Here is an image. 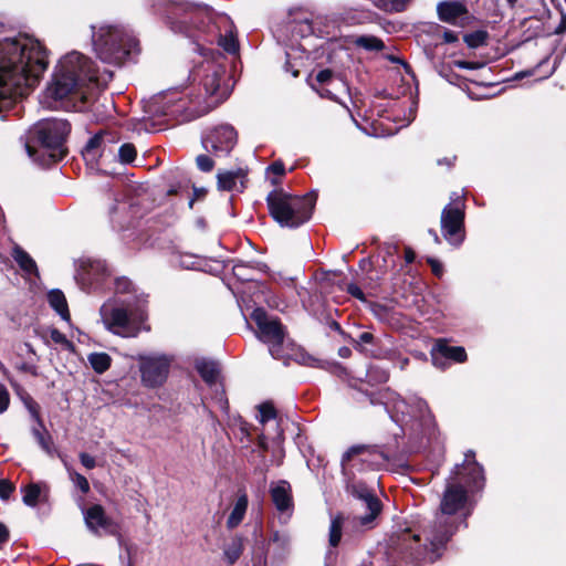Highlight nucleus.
I'll use <instances>...</instances> for the list:
<instances>
[{
    "label": "nucleus",
    "instance_id": "f257e3e1",
    "mask_svg": "<svg viewBox=\"0 0 566 566\" xmlns=\"http://www.w3.org/2000/svg\"><path fill=\"white\" fill-rule=\"evenodd\" d=\"M48 63V53L38 40L20 35L0 42V113L38 83Z\"/></svg>",
    "mask_w": 566,
    "mask_h": 566
},
{
    "label": "nucleus",
    "instance_id": "f03ea898",
    "mask_svg": "<svg viewBox=\"0 0 566 566\" xmlns=\"http://www.w3.org/2000/svg\"><path fill=\"white\" fill-rule=\"evenodd\" d=\"M469 514L467 490L455 481L448 482L434 518L423 527L421 535L412 536L410 557L426 563L439 559L460 525L467 526Z\"/></svg>",
    "mask_w": 566,
    "mask_h": 566
},
{
    "label": "nucleus",
    "instance_id": "7ed1b4c3",
    "mask_svg": "<svg viewBox=\"0 0 566 566\" xmlns=\"http://www.w3.org/2000/svg\"><path fill=\"white\" fill-rule=\"evenodd\" d=\"M203 61L191 72L193 81L200 78L201 88L187 87L180 92L178 88L168 90L155 104H163L164 115H178L185 113L188 118H195L209 113L217 107L228 95L221 87V81L226 76V67L216 60H209L207 52L198 48Z\"/></svg>",
    "mask_w": 566,
    "mask_h": 566
},
{
    "label": "nucleus",
    "instance_id": "20e7f679",
    "mask_svg": "<svg viewBox=\"0 0 566 566\" xmlns=\"http://www.w3.org/2000/svg\"><path fill=\"white\" fill-rule=\"evenodd\" d=\"M98 82L92 62L78 52H71L63 56L55 67L53 78L45 90L44 97L49 107H56L55 103L65 98H86L85 87Z\"/></svg>",
    "mask_w": 566,
    "mask_h": 566
},
{
    "label": "nucleus",
    "instance_id": "39448f33",
    "mask_svg": "<svg viewBox=\"0 0 566 566\" xmlns=\"http://www.w3.org/2000/svg\"><path fill=\"white\" fill-rule=\"evenodd\" d=\"M147 296H136V304L129 300H109L99 308L101 319L105 328L122 337H136L142 331H148L145 325Z\"/></svg>",
    "mask_w": 566,
    "mask_h": 566
},
{
    "label": "nucleus",
    "instance_id": "423d86ee",
    "mask_svg": "<svg viewBox=\"0 0 566 566\" xmlns=\"http://www.w3.org/2000/svg\"><path fill=\"white\" fill-rule=\"evenodd\" d=\"M270 214L282 227L296 228L306 222L314 208L313 198L293 197L281 191H272L266 198Z\"/></svg>",
    "mask_w": 566,
    "mask_h": 566
},
{
    "label": "nucleus",
    "instance_id": "0eeeda50",
    "mask_svg": "<svg viewBox=\"0 0 566 566\" xmlns=\"http://www.w3.org/2000/svg\"><path fill=\"white\" fill-rule=\"evenodd\" d=\"M93 29V45L101 61L109 64H120L135 49L137 42L124 29L113 25H102L97 32Z\"/></svg>",
    "mask_w": 566,
    "mask_h": 566
},
{
    "label": "nucleus",
    "instance_id": "6e6552de",
    "mask_svg": "<svg viewBox=\"0 0 566 566\" xmlns=\"http://www.w3.org/2000/svg\"><path fill=\"white\" fill-rule=\"evenodd\" d=\"M391 418L409 427L412 432L431 434L436 428L434 417L426 400L415 397L409 402L400 397L392 399V405L385 402Z\"/></svg>",
    "mask_w": 566,
    "mask_h": 566
},
{
    "label": "nucleus",
    "instance_id": "1a4fd4ad",
    "mask_svg": "<svg viewBox=\"0 0 566 566\" xmlns=\"http://www.w3.org/2000/svg\"><path fill=\"white\" fill-rule=\"evenodd\" d=\"M195 27L207 33L206 41L217 42L226 52L234 54L239 50L233 22L226 14H214L205 9L197 13Z\"/></svg>",
    "mask_w": 566,
    "mask_h": 566
},
{
    "label": "nucleus",
    "instance_id": "9d476101",
    "mask_svg": "<svg viewBox=\"0 0 566 566\" xmlns=\"http://www.w3.org/2000/svg\"><path fill=\"white\" fill-rule=\"evenodd\" d=\"M71 125L66 119L50 118L39 122L32 129V138L48 151L50 163L61 160L65 155L63 147Z\"/></svg>",
    "mask_w": 566,
    "mask_h": 566
},
{
    "label": "nucleus",
    "instance_id": "9b49d317",
    "mask_svg": "<svg viewBox=\"0 0 566 566\" xmlns=\"http://www.w3.org/2000/svg\"><path fill=\"white\" fill-rule=\"evenodd\" d=\"M251 318L258 326V337L268 344L271 356L275 359H287L289 344L286 343L285 328L277 318L271 317L263 308H255Z\"/></svg>",
    "mask_w": 566,
    "mask_h": 566
},
{
    "label": "nucleus",
    "instance_id": "f8f14e48",
    "mask_svg": "<svg viewBox=\"0 0 566 566\" xmlns=\"http://www.w3.org/2000/svg\"><path fill=\"white\" fill-rule=\"evenodd\" d=\"M138 368L142 384L147 388H157L168 378L172 357L166 354L138 355Z\"/></svg>",
    "mask_w": 566,
    "mask_h": 566
},
{
    "label": "nucleus",
    "instance_id": "ddd939ff",
    "mask_svg": "<svg viewBox=\"0 0 566 566\" xmlns=\"http://www.w3.org/2000/svg\"><path fill=\"white\" fill-rule=\"evenodd\" d=\"M453 196L441 212V231L449 243L460 245L464 240V201Z\"/></svg>",
    "mask_w": 566,
    "mask_h": 566
},
{
    "label": "nucleus",
    "instance_id": "4468645a",
    "mask_svg": "<svg viewBox=\"0 0 566 566\" xmlns=\"http://www.w3.org/2000/svg\"><path fill=\"white\" fill-rule=\"evenodd\" d=\"M238 142L235 129L228 124H222L209 129L201 138L205 150L214 157L228 156Z\"/></svg>",
    "mask_w": 566,
    "mask_h": 566
},
{
    "label": "nucleus",
    "instance_id": "2eb2a0df",
    "mask_svg": "<svg viewBox=\"0 0 566 566\" xmlns=\"http://www.w3.org/2000/svg\"><path fill=\"white\" fill-rule=\"evenodd\" d=\"M109 273L104 261H88L77 274V281L82 290L86 292L97 291L104 287Z\"/></svg>",
    "mask_w": 566,
    "mask_h": 566
},
{
    "label": "nucleus",
    "instance_id": "dca6fc26",
    "mask_svg": "<svg viewBox=\"0 0 566 566\" xmlns=\"http://www.w3.org/2000/svg\"><path fill=\"white\" fill-rule=\"evenodd\" d=\"M352 494L356 499L360 500L366 506V509L369 511V513L364 516L355 517L353 522L357 523L359 526L364 528L373 527L375 518L381 511L380 501L377 499L375 494L371 493V491L365 484L361 483L354 484L352 486Z\"/></svg>",
    "mask_w": 566,
    "mask_h": 566
},
{
    "label": "nucleus",
    "instance_id": "f3484780",
    "mask_svg": "<svg viewBox=\"0 0 566 566\" xmlns=\"http://www.w3.org/2000/svg\"><path fill=\"white\" fill-rule=\"evenodd\" d=\"M450 479L459 483L463 481L468 485L480 486L483 481V468L476 462L475 453L469 450L465 453L464 461L461 465H455Z\"/></svg>",
    "mask_w": 566,
    "mask_h": 566
},
{
    "label": "nucleus",
    "instance_id": "a211bd4d",
    "mask_svg": "<svg viewBox=\"0 0 566 566\" xmlns=\"http://www.w3.org/2000/svg\"><path fill=\"white\" fill-rule=\"evenodd\" d=\"M85 525L87 530L96 535L101 536L102 532H112L114 522L105 513V510L99 504H94L90 507H82Z\"/></svg>",
    "mask_w": 566,
    "mask_h": 566
},
{
    "label": "nucleus",
    "instance_id": "6ab92c4d",
    "mask_svg": "<svg viewBox=\"0 0 566 566\" xmlns=\"http://www.w3.org/2000/svg\"><path fill=\"white\" fill-rule=\"evenodd\" d=\"M311 86L319 94V96L336 101L335 91L345 88V83L335 77L331 70L326 69L321 70L316 74L315 78L311 82Z\"/></svg>",
    "mask_w": 566,
    "mask_h": 566
},
{
    "label": "nucleus",
    "instance_id": "aec40b11",
    "mask_svg": "<svg viewBox=\"0 0 566 566\" xmlns=\"http://www.w3.org/2000/svg\"><path fill=\"white\" fill-rule=\"evenodd\" d=\"M437 13L442 22L453 25H463V22L468 19L465 4L458 0L439 2Z\"/></svg>",
    "mask_w": 566,
    "mask_h": 566
},
{
    "label": "nucleus",
    "instance_id": "412c9836",
    "mask_svg": "<svg viewBox=\"0 0 566 566\" xmlns=\"http://www.w3.org/2000/svg\"><path fill=\"white\" fill-rule=\"evenodd\" d=\"M270 494L275 509L281 513L291 514L293 510L292 488L285 480H280L272 483L270 486Z\"/></svg>",
    "mask_w": 566,
    "mask_h": 566
},
{
    "label": "nucleus",
    "instance_id": "4be33fe9",
    "mask_svg": "<svg viewBox=\"0 0 566 566\" xmlns=\"http://www.w3.org/2000/svg\"><path fill=\"white\" fill-rule=\"evenodd\" d=\"M112 138L106 133H99L91 137L85 145L83 156L87 163L95 164L104 155Z\"/></svg>",
    "mask_w": 566,
    "mask_h": 566
},
{
    "label": "nucleus",
    "instance_id": "5701e85b",
    "mask_svg": "<svg viewBox=\"0 0 566 566\" xmlns=\"http://www.w3.org/2000/svg\"><path fill=\"white\" fill-rule=\"evenodd\" d=\"M243 177L244 175L240 169L220 171L217 175L218 186L222 190L240 191L243 188Z\"/></svg>",
    "mask_w": 566,
    "mask_h": 566
},
{
    "label": "nucleus",
    "instance_id": "b1692460",
    "mask_svg": "<svg viewBox=\"0 0 566 566\" xmlns=\"http://www.w3.org/2000/svg\"><path fill=\"white\" fill-rule=\"evenodd\" d=\"M438 355L457 363H463L467 359L465 349L460 346L438 345L437 349L432 353V360L436 366H440Z\"/></svg>",
    "mask_w": 566,
    "mask_h": 566
},
{
    "label": "nucleus",
    "instance_id": "393cba45",
    "mask_svg": "<svg viewBox=\"0 0 566 566\" xmlns=\"http://www.w3.org/2000/svg\"><path fill=\"white\" fill-rule=\"evenodd\" d=\"M48 302L50 306L61 316L62 319L70 321V312L65 295L61 290H52L48 293Z\"/></svg>",
    "mask_w": 566,
    "mask_h": 566
},
{
    "label": "nucleus",
    "instance_id": "a878e982",
    "mask_svg": "<svg viewBox=\"0 0 566 566\" xmlns=\"http://www.w3.org/2000/svg\"><path fill=\"white\" fill-rule=\"evenodd\" d=\"M12 258L18 263L20 269L27 274L38 275V266L35 261L19 245H15L12 250Z\"/></svg>",
    "mask_w": 566,
    "mask_h": 566
},
{
    "label": "nucleus",
    "instance_id": "bb28decb",
    "mask_svg": "<svg viewBox=\"0 0 566 566\" xmlns=\"http://www.w3.org/2000/svg\"><path fill=\"white\" fill-rule=\"evenodd\" d=\"M196 369L201 378L209 385L214 384L219 376L218 364L212 360L198 359L196 361Z\"/></svg>",
    "mask_w": 566,
    "mask_h": 566
},
{
    "label": "nucleus",
    "instance_id": "cd10ccee",
    "mask_svg": "<svg viewBox=\"0 0 566 566\" xmlns=\"http://www.w3.org/2000/svg\"><path fill=\"white\" fill-rule=\"evenodd\" d=\"M248 509V496L242 494L238 497L228 520L227 526L230 530L235 528L244 518Z\"/></svg>",
    "mask_w": 566,
    "mask_h": 566
},
{
    "label": "nucleus",
    "instance_id": "c85d7f7f",
    "mask_svg": "<svg viewBox=\"0 0 566 566\" xmlns=\"http://www.w3.org/2000/svg\"><path fill=\"white\" fill-rule=\"evenodd\" d=\"M32 434L43 451H45L49 455H53L55 453L56 450L54 448L52 438L45 430L43 423L42 428L39 424L36 427H33Z\"/></svg>",
    "mask_w": 566,
    "mask_h": 566
},
{
    "label": "nucleus",
    "instance_id": "c756f323",
    "mask_svg": "<svg viewBox=\"0 0 566 566\" xmlns=\"http://www.w3.org/2000/svg\"><path fill=\"white\" fill-rule=\"evenodd\" d=\"M43 489L46 490L45 485H41L39 483H31L22 489L23 493V503L28 506L34 507L40 501Z\"/></svg>",
    "mask_w": 566,
    "mask_h": 566
},
{
    "label": "nucleus",
    "instance_id": "7c9ffc66",
    "mask_svg": "<svg viewBox=\"0 0 566 566\" xmlns=\"http://www.w3.org/2000/svg\"><path fill=\"white\" fill-rule=\"evenodd\" d=\"M115 293L118 295H132L128 300L136 304V296L144 295L143 293L137 294L136 287L133 282L127 277H117L114 282Z\"/></svg>",
    "mask_w": 566,
    "mask_h": 566
},
{
    "label": "nucleus",
    "instance_id": "2f4dec72",
    "mask_svg": "<svg viewBox=\"0 0 566 566\" xmlns=\"http://www.w3.org/2000/svg\"><path fill=\"white\" fill-rule=\"evenodd\" d=\"M345 521L346 518L342 514H337L332 518L328 538L329 545L332 547H336L339 544Z\"/></svg>",
    "mask_w": 566,
    "mask_h": 566
},
{
    "label": "nucleus",
    "instance_id": "473e14b6",
    "mask_svg": "<svg viewBox=\"0 0 566 566\" xmlns=\"http://www.w3.org/2000/svg\"><path fill=\"white\" fill-rule=\"evenodd\" d=\"M88 361L97 374H103L111 366V357L106 353H93L88 356Z\"/></svg>",
    "mask_w": 566,
    "mask_h": 566
},
{
    "label": "nucleus",
    "instance_id": "72a5a7b5",
    "mask_svg": "<svg viewBox=\"0 0 566 566\" xmlns=\"http://www.w3.org/2000/svg\"><path fill=\"white\" fill-rule=\"evenodd\" d=\"M137 156L135 146L130 143L123 144L117 151L118 161L128 165L132 164Z\"/></svg>",
    "mask_w": 566,
    "mask_h": 566
},
{
    "label": "nucleus",
    "instance_id": "f704fd0d",
    "mask_svg": "<svg viewBox=\"0 0 566 566\" xmlns=\"http://www.w3.org/2000/svg\"><path fill=\"white\" fill-rule=\"evenodd\" d=\"M355 43L369 51H380L384 49V43L380 39L371 35L358 36Z\"/></svg>",
    "mask_w": 566,
    "mask_h": 566
},
{
    "label": "nucleus",
    "instance_id": "c9c22d12",
    "mask_svg": "<svg viewBox=\"0 0 566 566\" xmlns=\"http://www.w3.org/2000/svg\"><path fill=\"white\" fill-rule=\"evenodd\" d=\"M411 0H378L377 6L387 12H401L407 9Z\"/></svg>",
    "mask_w": 566,
    "mask_h": 566
},
{
    "label": "nucleus",
    "instance_id": "e433bc0d",
    "mask_svg": "<svg viewBox=\"0 0 566 566\" xmlns=\"http://www.w3.org/2000/svg\"><path fill=\"white\" fill-rule=\"evenodd\" d=\"M67 472H69V476H70V480L73 482V484L83 493V494H87L90 492V483L87 481V479L75 472L74 470L67 468Z\"/></svg>",
    "mask_w": 566,
    "mask_h": 566
},
{
    "label": "nucleus",
    "instance_id": "4c0bfd02",
    "mask_svg": "<svg viewBox=\"0 0 566 566\" xmlns=\"http://www.w3.org/2000/svg\"><path fill=\"white\" fill-rule=\"evenodd\" d=\"M242 553V541L240 538L233 539L224 549V555L230 564H233Z\"/></svg>",
    "mask_w": 566,
    "mask_h": 566
},
{
    "label": "nucleus",
    "instance_id": "58836bf2",
    "mask_svg": "<svg viewBox=\"0 0 566 566\" xmlns=\"http://www.w3.org/2000/svg\"><path fill=\"white\" fill-rule=\"evenodd\" d=\"M276 418V411L275 408L271 403H262L259 407V421L262 424H265L266 422L271 420H275Z\"/></svg>",
    "mask_w": 566,
    "mask_h": 566
},
{
    "label": "nucleus",
    "instance_id": "ea45409f",
    "mask_svg": "<svg viewBox=\"0 0 566 566\" xmlns=\"http://www.w3.org/2000/svg\"><path fill=\"white\" fill-rule=\"evenodd\" d=\"M365 453L371 454V450L366 446H353L343 454L342 463L344 465L346 462L350 461L353 457Z\"/></svg>",
    "mask_w": 566,
    "mask_h": 566
},
{
    "label": "nucleus",
    "instance_id": "a19ab883",
    "mask_svg": "<svg viewBox=\"0 0 566 566\" xmlns=\"http://www.w3.org/2000/svg\"><path fill=\"white\" fill-rule=\"evenodd\" d=\"M290 354V357H292V355L295 356V360L301 364V365H304V366H310V367H317L318 366V360L314 357H312L311 355H308L307 353H304L303 350H297L295 354Z\"/></svg>",
    "mask_w": 566,
    "mask_h": 566
},
{
    "label": "nucleus",
    "instance_id": "79ce46f5",
    "mask_svg": "<svg viewBox=\"0 0 566 566\" xmlns=\"http://www.w3.org/2000/svg\"><path fill=\"white\" fill-rule=\"evenodd\" d=\"M197 167L203 172H210L214 167V161L208 155H198L196 158Z\"/></svg>",
    "mask_w": 566,
    "mask_h": 566
},
{
    "label": "nucleus",
    "instance_id": "37998d69",
    "mask_svg": "<svg viewBox=\"0 0 566 566\" xmlns=\"http://www.w3.org/2000/svg\"><path fill=\"white\" fill-rule=\"evenodd\" d=\"M373 342H374V335L371 333L364 332L354 342V346L359 352L367 354V350L364 348V345L371 344Z\"/></svg>",
    "mask_w": 566,
    "mask_h": 566
},
{
    "label": "nucleus",
    "instance_id": "c03bdc74",
    "mask_svg": "<svg viewBox=\"0 0 566 566\" xmlns=\"http://www.w3.org/2000/svg\"><path fill=\"white\" fill-rule=\"evenodd\" d=\"M24 403H25L29 412L31 413L32 418L42 428V420L40 418L38 403L29 396L24 399Z\"/></svg>",
    "mask_w": 566,
    "mask_h": 566
},
{
    "label": "nucleus",
    "instance_id": "a18cd8bd",
    "mask_svg": "<svg viewBox=\"0 0 566 566\" xmlns=\"http://www.w3.org/2000/svg\"><path fill=\"white\" fill-rule=\"evenodd\" d=\"M49 334L50 338L55 344L64 345L66 347H70L72 345L71 342L66 338V336L56 328H51L49 331Z\"/></svg>",
    "mask_w": 566,
    "mask_h": 566
},
{
    "label": "nucleus",
    "instance_id": "49530a36",
    "mask_svg": "<svg viewBox=\"0 0 566 566\" xmlns=\"http://www.w3.org/2000/svg\"><path fill=\"white\" fill-rule=\"evenodd\" d=\"M10 403V395L7 388L0 384V415L3 413Z\"/></svg>",
    "mask_w": 566,
    "mask_h": 566
},
{
    "label": "nucleus",
    "instance_id": "de8ad7c7",
    "mask_svg": "<svg viewBox=\"0 0 566 566\" xmlns=\"http://www.w3.org/2000/svg\"><path fill=\"white\" fill-rule=\"evenodd\" d=\"M14 486L8 480H0V499L8 500L13 492Z\"/></svg>",
    "mask_w": 566,
    "mask_h": 566
},
{
    "label": "nucleus",
    "instance_id": "09e8293b",
    "mask_svg": "<svg viewBox=\"0 0 566 566\" xmlns=\"http://www.w3.org/2000/svg\"><path fill=\"white\" fill-rule=\"evenodd\" d=\"M346 290L353 297H355L361 302L366 301L365 294L358 285L350 283L347 285Z\"/></svg>",
    "mask_w": 566,
    "mask_h": 566
},
{
    "label": "nucleus",
    "instance_id": "8fccbe9b",
    "mask_svg": "<svg viewBox=\"0 0 566 566\" xmlns=\"http://www.w3.org/2000/svg\"><path fill=\"white\" fill-rule=\"evenodd\" d=\"M80 461L88 470L94 469L96 465V461H95L94 457H92L85 452H82L80 454Z\"/></svg>",
    "mask_w": 566,
    "mask_h": 566
},
{
    "label": "nucleus",
    "instance_id": "3c124183",
    "mask_svg": "<svg viewBox=\"0 0 566 566\" xmlns=\"http://www.w3.org/2000/svg\"><path fill=\"white\" fill-rule=\"evenodd\" d=\"M428 262H429V264L431 266V270H432L433 274L436 276H438V277H441V275L443 273L442 264L439 261L434 260V259H428Z\"/></svg>",
    "mask_w": 566,
    "mask_h": 566
},
{
    "label": "nucleus",
    "instance_id": "603ef678",
    "mask_svg": "<svg viewBox=\"0 0 566 566\" xmlns=\"http://www.w3.org/2000/svg\"><path fill=\"white\" fill-rule=\"evenodd\" d=\"M268 170L274 175L282 176L285 171V168L281 161H275L268 168Z\"/></svg>",
    "mask_w": 566,
    "mask_h": 566
},
{
    "label": "nucleus",
    "instance_id": "864d4df0",
    "mask_svg": "<svg viewBox=\"0 0 566 566\" xmlns=\"http://www.w3.org/2000/svg\"><path fill=\"white\" fill-rule=\"evenodd\" d=\"M455 65L460 69H468V70H474V69H479L481 66V64H479V63L469 62V61H457Z\"/></svg>",
    "mask_w": 566,
    "mask_h": 566
},
{
    "label": "nucleus",
    "instance_id": "5fc2aeb1",
    "mask_svg": "<svg viewBox=\"0 0 566 566\" xmlns=\"http://www.w3.org/2000/svg\"><path fill=\"white\" fill-rule=\"evenodd\" d=\"M442 38L446 43H454L458 41L457 33L450 30L444 31Z\"/></svg>",
    "mask_w": 566,
    "mask_h": 566
},
{
    "label": "nucleus",
    "instance_id": "6e6d98bb",
    "mask_svg": "<svg viewBox=\"0 0 566 566\" xmlns=\"http://www.w3.org/2000/svg\"><path fill=\"white\" fill-rule=\"evenodd\" d=\"M415 258H416L415 252L410 248H407L405 250V260H406V262L407 263H412Z\"/></svg>",
    "mask_w": 566,
    "mask_h": 566
},
{
    "label": "nucleus",
    "instance_id": "4d7b16f0",
    "mask_svg": "<svg viewBox=\"0 0 566 566\" xmlns=\"http://www.w3.org/2000/svg\"><path fill=\"white\" fill-rule=\"evenodd\" d=\"M566 31V14L562 18V21L556 29V33H564Z\"/></svg>",
    "mask_w": 566,
    "mask_h": 566
},
{
    "label": "nucleus",
    "instance_id": "13d9d810",
    "mask_svg": "<svg viewBox=\"0 0 566 566\" xmlns=\"http://www.w3.org/2000/svg\"><path fill=\"white\" fill-rule=\"evenodd\" d=\"M454 159H455V157L439 159L438 165L446 164L448 167H451L453 165Z\"/></svg>",
    "mask_w": 566,
    "mask_h": 566
},
{
    "label": "nucleus",
    "instance_id": "bf43d9fd",
    "mask_svg": "<svg viewBox=\"0 0 566 566\" xmlns=\"http://www.w3.org/2000/svg\"><path fill=\"white\" fill-rule=\"evenodd\" d=\"M349 355H350V349H349V348H347V347H342V348L339 349V356H340V357L347 358Z\"/></svg>",
    "mask_w": 566,
    "mask_h": 566
},
{
    "label": "nucleus",
    "instance_id": "052dcab7",
    "mask_svg": "<svg viewBox=\"0 0 566 566\" xmlns=\"http://www.w3.org/2000/svg\"><path fill=\"white\" fill-rule=\"evenodd\" d=\"M265 440H266V437H265V434H264V433H262V434L260 436V438H259V444H260V447H261L263 450H265V449H266V442H265Z\"/></svg>",
    "mask_w": 566,
    "mask_h": 566
},
{
    "label": "nucleus",
    "instance_id": "680f3d73",
    "mask_svg": "<svg viewBox=\"0 0 566 566\" xmlns=\"http://www.w3.org/2000/svg\"><path fill=\"white\" fill-rule=\"evenodd\" d=\"M429 234L433 238V241L436 243H440V238H439L438 233L434 230H429Z\"/></svg>",
    "mask_w": 566,
    "mask_h": 566
},
{
    "label": "nucleus",
    "instance_id": "e2e57ef3",
    "mask_svg": "<svg viewBox=\"0 0 566 566\" xmlns=\"http://www.w3.org/2000/svg\"><path fill=\"white\" fill-rule=\"evenodd\" d=\"M27 150H28L29 156L33 157V150H32L31 146L27 145Z\"/></svg>",
    "mask_w": 566,
    "mask_h": 566
},
{
    "label": "nucleus",
    "instance_id": "0e129e2a",
    "mask_svg": "<svg viewBox=\"0 0 566 566\" xmlns=\"http://www.w3.org/2000/svg\"><path fill=\"white\" fill-rule=\"evenodd\" d=\"M506 1H507V3H509L511 7H513V6L516 3V1H517V0H506Z\"/></svg>",
    "mask_w": 566,
    "mask_h": 566
},
{
    "label": "nucleus",
    "instance_id": "69168bd1",
    "mask_svg": "<svg viewBox=\"0 0 566 566\" xmlns=\"http://www.w3.org/2000/svg\"><path fill=\"white\" fill-rule=\"evenodd\" d=\"M382 380H387L388 379V374L386 371L382 373Z\"/></svg>",
    "mask_w": 566,
    "mask_h": 566
},
{
    "label": "nucleus",
    "instance_id": "338daca9",
    "mask_svg": "<svg viewBox=\"0 0 566 566\" xmlns=\"http://www.w3.org/2000/svg\"><path fill=\"white\" fill-rule=\"evenodd\" d=\"M292 75H293L294 77H296V76L298 75V71H297V70L293 71V72H292Z\"/></svg>",
    "mask_w": 566,
    "mask_h": 566
},
{
    "label": "nucleus",
    "instance_id": "774afa93",
    "mask_svg": "<svg viewBox=\"0 0 566 566\" xmlns=\"http://www.w3.org/2000/svg\"><path fill=\"white\" fill-rule=\"evenodd\" d=\"M281 437H282V431L280 430V431L277 432V438H281Z\"/></svg>",
    "mask_w": 566,
    "mask_h": 566
}]
</instances>
